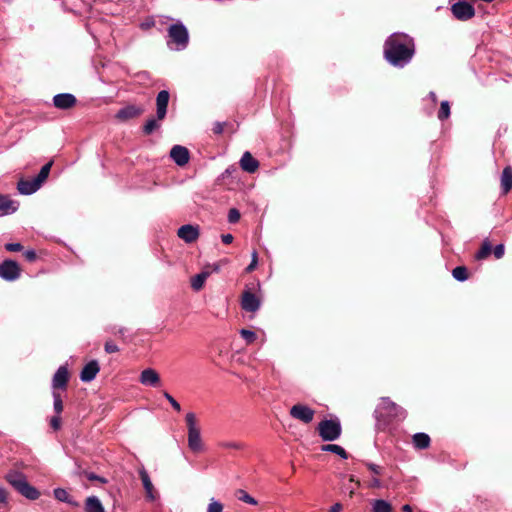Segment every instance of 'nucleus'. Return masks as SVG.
I'll return each mask as SVG.
<instances>
[{
    "mask_svg": "<svg viewBox=\"0 0 512 512\" xmlns=\"http://www.w3.org/2000/svg\"><path fill=\"white\" fill-rule=\"evenodd\" d=\"M414 54L415 42L408 34L395 32L385 40L383 55L393 67L404 68L412 61Z\"/></svg>",
    "mask_w": 512,
    "mask_h": 512,
    "instance_id": "1",
    "label": "nucleus"
},
{
    "mask_svg": "<svg viewBox=\"0 0 512 512\" xmlns=\"http://www.w3.org/2000/svg\"><path fill=\"white\" fill-rule=\"evenodd\" d=\"M406 415L405 409L391 401L388 397H382L381 403L374 411V417L378 426H385L392 420H403Z\"/></svg>",
    "mask_w": 512,
    "mask_h": 512,
    "instance_id": "2",
    "label": "nucleus"
},
{
    "mask_svg": "<svg viewBox=\"0 0 512 512\" xmlns=\"http://www.w3.org/2000/svg\"><path fill=\"white\" fill-rule=\"evenodd\" d=\"M5 479L25 498L29 500H36L39 498V491L28 483L26 476L22 472L11 470L5 475Z\"/></svg>",
    "mask_w": 512,
    "mask_h": 512,
    "instance_id": "3",
    "label": "nucleus"
},
{
    "mask_svg": "<svg viewBox=\"0 0 512 512\" xmlns=\"http://www.w3.org/2000/svg\"><path fill=\"white\" fill-rule=\"evenodd\" d=\"M189 43V33L182 22H177L168 28L167 46L171 50L182 51L186 49Z\"/></svg>",
    "mask_w": 512,
    "mask_h": 512,
    "instance_id": "4",
    "label": "nucleus"
},
{
    "mask_svg": "<svg viewBox=\"0 0 512 512\" xmlns=\"http://www.w3.org/2000/svg\"><path fill=\"white\" fill-rule=\"evenodd\" d=\"M319 436L325 442L337 440L342 433L341 423L338 418L325 419L318 424Z\"/></svg>",
    "mask_w": 512,
    "mask_h": 512,
    "instance_id": "5",
    "label": "nucleus"
},
{
    "mask_svg": "<svg viewBox=\"0 0 512 512\" xmlns=\"http://www.w3.org/2000/svg\"><path fill=\"white\" fill-rule=\"evenodd\" d=\"M188 429V446L193 452H199L202 450V440L200 434V428L197 426L196 415L193 412H189L185 417Z\"/></svg>",
    "mask_w": 512,
    "mask_h": 512,
    "instance_id": "6",
    "label": "nucleus"
},
{
    "mask_svg": "<svg viewBox=\"0 0 512 512\" xmlns=\"http://www.w3.org/2000/svg\"><path fill=\"white\" fill-rule=\"evenodd\" d=\"M20 276V267L14 260H4L0 264V278L6 281H15Z\"/></svg>",
    "mask_w": 512,
    "mask_h": 512,
    "instance_id": "7",
    "label": "nucleus"
},
{
    "mask_svg": "<svg viewBox=\"0 0 512 512\" xmlns=\"http://www.w3.org/2000/svg\"><path fill=\"white\" fill-rule=\"evenodd\" d=\"M454 17L461 21H466L472 18L475 14L474 7L467 1H458L451 7Z\"/></svg>",
    "mask_w": 512,
    "mask_h": 512,
    "instance_id": "8",
    "label": "nucleus"
},
{
    "mask_svg": "<svg viewBox=\"0 0 512 512\" xmlns=\"http://www.w3.org/2000/svg\"><path fill=\"white\" fill-rule=\"evenodd\" d=\"M290 416L294 419L300 420L305 424L312 422L315 411L307 405L296 404L290 409Z\"/></svg>",
    "mask_w": 512,
    "mask_h": 512,
    "instance_id": "9",
    "label": "nucleus"
},
{
    "mask_svg": "<svg viewBox=\"0 0 512 512\" xmlns=\"http://www.w3.org/2000/svg\"><path fill=\"white\" fill-rule=\"evenodd\" d=\"M170 93L167 90H161L156 96V117L163 120L167 114Z\"/></svg>",
    "mask_w": 512,
    "mask_h": 512,
    "instance_id": "10",
    "label": "nucleus"
},
{
    "mask_svg": "<svg viewBox=\"0 0 512 512\" xmlns=\"http://www.w3.org/2000/svg\"><path fill=\"white\" fill-rule=\"evenodd\" d=\"M139 476L141 478L143 488L145 490L146 499L150 502L155 501L158 498V493L154 488V485L150 479L148 472L142 468L139 470Z\"/></svg>",
    "mask_w": 512,
    "mask_h": 512,
    "instance_id": "11",
    "label": "nucleus"
},
{
    "mask_svg": "<svg viewBox=\"0 0 512 512\" xmlns=\"http://www.w3.org/2000/svg\"><path fill=\"white\" fill-rule=\"evenodd\" d=\"M177 235L186 243H192L199 237V227L197 225L185 224L178 229Z\"/></svg>",
    "mask_w": 512,
    "mask_h": 512,
    "instance_id": "12",
    "label": "nucleus"
},
{
    "mask_svg": "<svg viewBox=\"0 0 512 512\" xmlns=\"http://www.w3.org/2000/svg\"><path fill=\"white\" fill-rule=\"evenodd\" d=\"M261 302L259 298L251 291L246 290L242 294L241 306L247 312H256L259 310Z\"/></svg>",
    "mask_w": 512,
    "mask_h": 512,
    "instance_id": "13",
    "label": "nucleus"
},
{
    "mask_svg": "<svg viewBox=\"0 0 512 512\" xmlns=\"http://www.w3.org/2000/svg\"><path fill=\"white\" fill-rule=\"evenodd\" d=\"M76 102V97L71 93H59L53 97L54 106L61 110L72 108Z\"/></svg>",
    "mask_w": 512,
    "mask_h": 512,
    "instance_id": "14",
    "label": "nucleus"
},
{
    "mask_svg": "<svg viewBox=\"0 0 512 512\" xmlns=\"http://www.w3.org/2000/svg\"><path fill=\"white\" fill-rule=\"evenodd\" d=\"M170 157L178 166H184L189 162V150L184 146L174 145L170 150Z\"/></svg>",
    "mask_w": 512,
    "mask_h": 512,
    "instance_id": "15",
    "label": "nucleus"
},
{
    "mask_svg": "<svg viewBox=\"0 0 512 512\" xmlns=\"http://www.w3.org/2000/svg\"><path fill=\"white\" fill-rule=\"evenodd\" d=\"M139 382L144 386L157 387L160 384V376L155 369L146 368L141 372Z\"/></svg>",
    "mask_w": 512,
    "mask_h": 512,
    "instance_id": "16",
    "label": "nucleus"
},
{
    "mask_svg": "<svg viewBox=\"0 0 512 512\" xmlns=\"http://www.w3.org/2000/svg\"><path fill=\"white\" fill-rule=\"evenodd\" d=\"M100 371V366L97 360L89 361L80 372V379L82 382H91L95 379Z\"/></svg>",
    "mask_w": 512,
    "mask_h": 512,
    "instance_id": "17",
    "label": "nucleus"
},
{
    "mask_svg": "<svg viewBox=\"0 0 512 512\" xmlns=\"http://www.w3.org/2000/svg\"><path fill=\"white\" fill-rule=\"evenodd\" d=\"M69 380V373L66 366H60L55 372L52 379V388L53 390L66 389L67 383Z\"/></svg>",
    "mask_w": 512,
    "mask_h": 512,
    "instance_id": "18",
    "label": "nucleus"
},
{
    "mask_svg": "<svg viewBox=\"0 0 512 512\" xmlns=\"http://www.w3.org/2000/svg\"><path fill=\"white\" fill-rule=\"evenodd\" d=\"M143 112V109L141 107H138L136 105H127L120 110H118L116 114V118L121 121H126L135 117H138Z\"/></svg>",
    "mask_w": 512,
    "mask_h": 512,
    "instance_id": "19",
    "label": "nucleus"
},
{
    "mask_svg": "<svg viewBox=\"0 0 512 512\" xmlns=\"http://www.w3.org/2000/svg\"><path fill=\"white\" fill-rule=\"evenodd\" d=\"M240 167L247 173H254L259 167V162L248 151L244 152L240 159Z\"/></svg>",
    "mask_w": 512,
    "mask_h": 512,
    "instance_id": "20",
    "label": "nucleus"
},
{
    "mask_svg": "<svg viewBox=\"0 0 512 512\" xmlns=\"http://www.w3.org/2000/svg\"><path fill=\"white\" fill-rule=\"evenodd\" d=\"M17 189L22 195H32L40 189V186L35 182L34 179H21L17 184Z\"/></svg>",
    "mask_w": 512,
    "mask_h": 512,
    "instance_id": "21",
    "label": "nucleus"
},
{
    "mask_svg": "<svg viewBox=\"0 0 512 512\" xmlns=\"http://www.w3.org/2000/svg\"><path fill=\"white\" fill-rule=\"evenodd\" d=\"M18 202L10 199L6 195L0 194V211L2 215L13 214L18 209Z\"/></svg>",
    "mask_w": 512,
    "mask_h": 512,
    "instance_id": "22",
    "label": "nucleus"
},
{
    "mask_svg": "<svg viewBox=\"0 0 512 512\" xmlns=\"http://www.w3.org/2000/svg\"><path fill=\"white\" fill-rule=\"evenodd\" d=\"M85 512H105L104 506L97 496H88L84 504Z\"/></svg>",
    "mask_w": 512,
    "mask_h": 512,
    "instance_id": "23",
    "label": "nucleus"
},
{
    "mask_svg": "<svg viewBox=\"0 0 512 512\" xmlns=\"http://www.w3.org/2000/svg\"><path fill=\"white\" fill-rule=\"evenodd\" d=\"M412 443L416 449L424 450L430 446L431 439L428 434L424 432H418L413 435Z\"/></svg>",
    "mask_w": 512,
    "mask_h": 512,
    "instance_id": "24",
    "label": "nucleus"
},
{
    "mask_svg": "<svg viewBox=\"0 0 512 512\" xmlns=\"http://www.w3.org/2000/svg\"><path fill=\"white\" fill-rule=\"evenodd\" d=\"M209 270H203L191 278V287L195 291H199L203 288L205 281L210 276Z\"/></svg>",
    "mask_w": 512,
    "mask_h": 512,
    "instance_id": "25",
    "label": "nucleus"
},
{
    "mask_svg": "<svg viewBox=\"0 0 512 512\" xmlns=\"http://www.w3.org/2000/svg\"><path fill=\"white\" fill-rule=\"evenodd\" d=\"M53 494H54V497L60 501V502H64V503H67V504H70L74 507H78L79 506V503L77 501H74L69 493L67 492V490H65L64 488H55L54 491H53Z\"/></svg>",
    "mask_w": 512,
    "mask_h": 512,
    "instance_id": "26",
    "label": "nucleus"
},
{
    "mask_svg": "<svg viewBox=\"0 0 512 512\" xmlns=\"http://www.w3.org/2000/svg\"><path fill=\"white\" fill-rule=\"evenodd\" d=\"M501 187L504 193H508L512 189V168H504L501 175Z\"/></svg>",
    "mask_w": 512,
    "mask_h": 512,
    "instance_id": "27",
    "label": "nucleus"
},
{
    "mask_svg": "<svg viewBox=\"0 0 512 512\" xmlns=\"http://www.w3.org/2000/svg\"><path fill=\"white\" fill-rule=\"evenodd\" d=\"M321 450L324 452H331L338 456H340L342 459H347L348 454L345 451V449L337 444H325L321 446Z\"/></svg>",
    "mask_w": 512,
    "mask_h": 512,
    "instance_id": "28",
    "label": "nucleus"
},
{
    "mask_svg": "<svg viewBox=\"0 0 512 512\" xmlns=\"http://www.w3.org/2000/svg\"><path fill=\"white\" fill-rule=\"evenodd\" d=\"M372 512H392V506L386 500L376 499L372 502Z\"/></svg>",
    "mask_w": 512,
    "mask_h": 512,
    "instance_id": "29",
    "label": "nucleus"
},
{
    "mask_svg": "<svg viewBox=\"0 0 512 512\" xmlns=\"http://www.w3.org/2000/svg\"><path fill=\"white\" fill-rule=\"evenodd\" d=\"M160 120L157 119V117H152L146 121V123L143 126V133L145 135H151L155 130L160 128Z\"/></svg>",
    "mask_w": 512,
    "mask_h": 512,
    "instance_id": "30",
    "label": "nucleus"
},
{
    "mask_svg": "<svg viewBox=\"0 0 512 512\" xmlns=\"http://www.w3.org/2000/svg\"><path fill=\"white\" fill-rule=\"evenodd\" d=\"M492 251V245L488 239L484 240L480 250L476 253L475 257L477 260H482L488 257Z\"/></svg>",
    "mask_w": 512,
    "mask_h": 512,
    "instance_id": "31",
    "label": "nucleus"
},
{
    "mask_svg": "<svg viewBox=\"0 0 512 512\" xmlns=\"http://www.w3.org/2000/svg\"><path fill=\"white\" fill-rule=\"evenodd\" d=\"M452 276L455 280L463 282L468 279V271L464 266H457L452 270Z\"/></svg>",
    "mask_w": 512,
    "mask_h": 512,
    "instance_id": "32",
    "label": "nucleus"
},
{
    "mask_svg": "<svg viewBox=\"0 0 512 512\" xmlns=\"http://www.w3.org/2000/svg\"><path fill=\"white\" fill-rule=\"evenodd\" d=\"M52 396H53L54 412H55V414L61 415V413L63 411V401H62L61 395L58 391L53 390Z\"/></svg>",
    "mask_w": 512,
    "mask_h": 512,
    "instance_id": "33",
    "label": "nucleus"
},
{
    "mask_svg": "<svg viewBox=\"0 0 512 512\" xmlns=\"http://www.w3.org/2000/svg\"><path fill=\"white\" fill-rule=\"evenodd\" d=\"M450 103L447 100H444L440 104V109L438 111V119L444 121L450 116Z\"/></svg>",
    "mask_w": 512,
    "mask_h": 512,
    "instance_id": "34",
    "label": "nucleus"
},
{
    "mask_svg": "<svg viewBox=\"0 0 512 512\" xmlns=\"http://www.w3.org/2000/svg\"><path fill=\"white\" fill-rule=\"evenodd\" d=\"M236 496L240 501H243L245 503H248L250 505H256L257 501L255 498L250 496L245 490L239 489L236 492Z\"/></svg>",
    "mask_w": 512,
    "mask_h": 512,
    "instance_id": "35",
    "label": "nucleus"
},
{
    "mask_svg": "<svg viewBox=\"0 0 512 512\" xmlns=\"http://www.w3.org/2000/svg\"><path fill=\"white\" fill-rule=\"evenodd\" d=\"M240 335L248 344L253 343L257 338L256 333L248 329H241Z\"/></svg>",
    "mask_w": 512,
    "mask_h": 512,
    "instance_id": "36",
    "label": "nucleus"
},
{
    "mask_svg": "<svg viewBox=\"0 0 512 512\" xmlns=\"http://www.w3.org/2000/svg\"><path fill=\"white\" fill-rule=\"evenodd\" d=\"M222 510L223 505L219 501L212 498L208 505L207 512H222Z\"/></svg>",
    "mask_w": 512,
    "mask_h": 512,
    "instance_id": "37",
    "label": "nucleus"
},
{
    "mask_svg": "<svg viewBox=\"0 0 512 512\" xmlns=\"http://www.w3.org/2000/svg\"><path fill=\"white\" fill-rule=\"evenodd\" d=\"M257 265H258V253L256 250H253L251 253V262L245 269L246 272H248V273L252 272L256 268Z\"/></svg>",
    "mask_w": 512,
    "mask_h": 512,
    "instance_id": "38",
    "label": "nucleus"
},
{
    "mask_svg": "<svg viewBox=\"0 0 512 512\" xmlns=\"http://www.w3.org/2000/svg\"><path fill=\"white\" fill-rule=\"evenodd\" d=\"M240 219V212L236 208H231L228 212V222L229 223H236Z\"/></svg>",
    "mask_w": 512,
    "mask_h": 512,
    "instance_id": "39",
    "label": "nucleus"
},
{
    "mask_svg": "<svg viewBox=\"0 0 512 512\" xmlns=\"http://www.w3.org/2000/svg\"><path fill=\"white\" fill-rule=\"evenodd\" d=\"M163 396L168 400V402L177 412L181 411L180 404L168 392L164 391Z\"/></svg>",
    "mask_w": 512,
    "mask_h": 512,
    "instance_id": "40",
    "label": "nucleus"
},
{
    "mask_svg": "<svg viewBox=\"0 0 512 512\" xmlns=\"http://www.w3.org/2000/svg\"><path fill=\"white\" fill-rule=\"evenodd\" d=\"M85 476L90 481H99L103 484L107 483V480L104 477L99 476V475L95 474L94 472H85Z\"/></svg>",
    "mask_w": 512,
    "mask_h": 512,
    "instance_id": "41",
    "label": "nucleus"
},
{
    "mask_svg": "<svg viewBox=\"0 0 512 512\" xmlns=\"http://www.w3.org/2000/svg\"><path fill=\"white\" fill-rule=\"evenodd\" d=\"M105 352L108 354L116 353L119 351V347L112 341H106L104 345Z\"/></svg>",
    "mask_w": 512,
    "mask_h": 512,
    "instance_id": "42",
    "label": "nucleus"
},
{
    "mask_svg": "<svg viewBox=\"0 0 512 512\" xmlns=\"http://www.w3.org/2000/svg\"><path fill=\"white\" fill-rule=\"evenodd\" d=\"M50 426L52 427L53 430L57 431L60 429L61 427V417L60 415L58 414H55L51 419H50Z\"/></svg>",
    "mask_w": 512,
    "mask_h": 512,
    "instance_id": "43",
    "label": "nucleus"
},
{
    "mask_svg": "<svg viewBox=\"0 0 512 512\" xmlns=\"http://www.w3.org/2000/svg\"><path fill=\"white\" fill-rule=\"evenodd\" d=\"M5 249L10 252H19L23 249V246L21 243L14 242V243H7L5 245Z\"/></svg>",
    "mask_w": 512,
    "mask_h": 512,
    "instance_id": "44",
    "label": "nucleus"
},
{
    "mask_svg": "<svg viewBox=\"0 0 512 512\" xmlns=\"http://www.w3.org/2000/svg\"><path fill=\"white\" fill-rule=\"evenodd\" d=\"M493 253L496 259H500L503 257L505 253V247L503 244H498L494 247Z\"/></svg>",
    "mask_w": 512,
    "mask_h": 512,
    "instance_id": "45",
    "label": "nucleus"
},
{
    "mask_svg": "<svg viewBox=\"0 0 512 512\" xmlns=\"http://www.w3.org/2000/svg\"><path fill=\"white\" fill-rule=\"evenodd\" d=\"M365 465L375 475H380L382 473V469H381V467L379 465H376V464L371 463V462H366Z\"/></svg>",
    "mask_w": 512,
    "mask_h": 512,
    "instance_id": "46",
    "label": "nucleus"
},
{
    "mask_svg": "<svg viewBox=\"0 0 512 512\" xmlns=\"http://www.w3.org/2000/svg\"><path fill=\"white\" fill-rule=\"evenodd\" d=\"M24 257H25V259H26L27 261H29V262H33V261H35V260H36L37 255H36L35 250H33V249H29V250H26V251L24 252Z\"/></svg>",
    "mask_w": 512,
    "mask_h": 512,
    "instance_id": "47",
    "label": "nucleus"
},
{
    "mask_svg": "<svg viewBox=\"0 0 512 512\" xmlns=\"http://www.w3.org/2000/svg\"><path fill=\"white\" fill-rule=\"evenodd\" d=\"M48 177L46 175H44L43 173H41L39 171L38 175L36 177H34L33 179L35 180V182L41 187L43 182L47 179Z\"/></svg>",
    "mask_w": 512,
    "mask_h": 512,
    "instance_id": "48",
    "label": "nucleus"
},
{
    "mask_svg": "<svg viewBox=\"0 0 512 512\" xmlns=\"http://www.w3.org/2000/svg\"><path fill=\"white\" fill-rule=\"evenodd\" d=\"M52 164L53 162L50 161L48 163H46L41 169H40V172L43 173L44 175H46L47 177L49 176V173H50V170H51V167H52Z\"/></svg>",
    "mask_w": 512,
    "mask_h": 512,
    "instance_id": "49",
    "label": "nucleus"
},
{
    "mask_svg": "<svg viewBox=\"0 0 512 512\" xmlns=\"http://www.w3.org/2000/svg\"><path fill=\"white\" fill-rule=\"evenodd\" d=\"M224 130V124L223 123H220V122H217L215 123L214 127H213V131L215 134H221Z\"/></svg>",
    "mask_w": 512,
    "mask_h": 512,
    "instance_id": "50",
    "label": "nucleus"
},
{
    "mask_svg": "<svg viewBox=\"0 0 512 512\" xmlns=\"http://www.w3.org/2000/svg\"><path fill=\"white\" fill-rule=\"evenodd\" d=\"M369 487L379 489V488L382 487V483H381V481L377 477H374L371 480V483H370Z\"/></svg>",
    "mask_w": 512,
    "mask_h": 512,
    "instance_id": "51",
    "label": "nucleus"
},
{
    "mask_svg": "<svg viewBox=\"0 0 512 512\" xmlns=\"http://www.w3.org/2000/svg\"><path fill=\"white\" fill-rule=\"evenodd\" d=\"M0 503L1 504L7 503V492L3 487H0Z\"/></svg>",
    "mask_w": 512,
    "mask_h": 512,
    "instance_id": "52",
    "label": "nucleus"
},
{
    "mask_svg": "<svg viewBox=\"0 0 512 512\" xmlns=\"http://www.w3.org/2000/svg\"><path fill=\"white\" fill-rule=\"evenodd\" d=\"M221 239H222V242H223L224 244H230V243H232V241H233V235H232V234H229V233H228V234H223V235L221 236Z\"/></svg>",
    "mask_w": 512,
    "mask_h": 512,
    "instance_id": "53",
    "label": "nucleus"
},
{
    "mask_svg": "<svg viewBox=\"0 0 512 512\" xmlns=\"http://www.w3.org/2000/svg\"><path fill=\"white\" fill-rule=\"evenodd\" d=\"M342 510V505L340 503H335L330 507L328 512H340Z\"/></svg>",
    "mask_w": 512,
    "mask_h": 512,
    "instance_id": "54",
    "label": "nucleus"
},
{
    "mask_svg": "<svg viewBox=\"0 0 512 512\" xmlns=\"http://www.w3.org/2000/svg\"><path fill=\"white\" fill-rule=\"evenodd\" d=\"M209 267L211 268L210 272H219L220 271V265L218 263H214Z\"/></svg>",
    "mask_w": 512,
    "mask_h": 512,
    "instance_id": "55",
    "label": "nucleus"
},
{
    "mask_svg": "<svg viewBox=\"0 0 512 512\" xmlns=\"http://www.w3.org/2000/svg\"><path fill=\"white\" fill-rule=\"evenodd\" d=\"M428 97L431 99V101H432L433 103H436V102H437V95H436V93H435V92H433V91L429 92Z\"/></svg>",
    "mask_w": 512,
    "mask_h": 512,
    "instance_id": "56",
    "label": "nucleus"
},
{
    "mask_svg": "<svg viewBox=\"0 0 512 512\" xmlns=\"http://www.w3.org/2000/svg\"><path fill=\"white\" fill-rule=\"evenodd\" d=\"M223 446L227 447V448H239L240 447L237 443H234V442L226 443Z\"/></svg>",
    "mask_w": 512,
    "mask_h": 512,
    "instance_id": "57",
    "label": "nucleus"
},
{
    "mask_svg": "<svg viewBox=\"0 0 512 512\" xmlns=\"http://www.w3.org/2000/svg\"><path fill=\"white\" fill-rule=\"evenodd\" d=\"M403 512H413L412 507L409 504H405L402 506Z\"/></svg>",
    "mask_w": 512,
    "mask_h": 512,
    "instance_id": "58",
    "label": "nucleus"
},
{
    "mask_svg": "<svg viewBox=\"0 0 512 512\" xmlns=\"http://www.w3.org/2000/svg\"><path fill=\"white\" fill-rule=\"evenodd\" d=\"M346 490H347V491H349V494H350V495H353V493H354V489H353L352 487L347 486V487H346Z\"/></svg>",
    "mask_w": 512,
    "mask_h": 512,
    "instance_id": "59",
    "label": "nucleus"
},
{
    "mask_svg": "<svg viewBox=\"0 0 512 512\" xmlns=\"http://www.w3.org/2000/svg\"><path fill=\"white\" fill-rule=\"evenodd\" d=\"M355 481H356V480H355V477H354L353 475H351V476L349 477V482H355Z\"/></svg>",
    "mask_w": 512,
    "mask_h": 512,
    "instance_id": "60",
    "label": "nucleus"
},
{
    "mask_svg": "<svg viewBox=\"0 0 512 512\" xmlns=\"http://www.w3.org/2000/svg\"><path fill=\"white\" fill-rule=\"evenodd\" d=\"M119 333L123 334L124 333V328L119 329Z\"/></svg>",
    "mask_w": 512,
    "mask_h": 512,
    "instance_id": "61",
    "label": "nucleus"
},
{
    "mask_svg": "<svg viewBox=\"0 0 512 512\" xmlns=\"http://www.w3.org/2000/svg\"><path fill=\"white\" fill-rule=\"evenodd\" d=\"M228 173H230V170H229V169H226V170H225V174H228Z\"/></svg>",
    "mask_w": 512,
    "mask_h": 512,
    "instance_id": "62",
    "label": "nucleus"
}]
</instances>
